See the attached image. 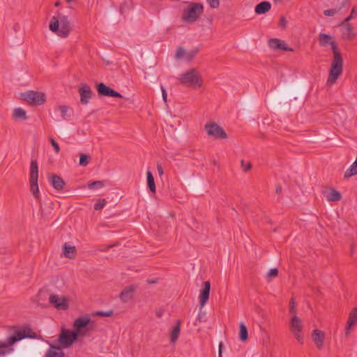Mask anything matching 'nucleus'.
I'll return each instance as SVG.
<instances>
[{
	"mask_svg": "<svg viewBox=\"0 0 357 357\" xmlns=\"http://www.w3.org/2000/svg\"><path fill=\"white\" fill-rule=\"evenodd\" d=\"M81 338L73 329H67L62 327L59 335L56 342L64 349L70 347L74 342Z\"/></svg>",
	"mask_w": 357,
	"mask_h": 357,
	"instance_id": "0eeeda50",
	"label": "nucleus"
},
{
	"mask_svg": "<svg viewBox=\"0 0 357 357\" xmlns=\"http://www.w3.org/2000/svg\"><path fill=\"white\" fill-rule=\"evenodd\" d=\"M198 48H195L193 50H192L191 51H190L189 52H185V59L188 61H190L195 56V55L198 53Z\"/></svg>",
	"mask_w": 357,
	"mask_h": 357,
	"instance_id": "c9c22d12",
	"label": "nucleus"
},
{
	"mask_svg": "<svg viewBox=\"0 0 357 357\" xmlns=\"http://www.w3.org/2000/svg\"><path fill=\"white\" fill-rule=\"evenodd\" d=\"M181 84L197 89L202 85V78L199 73L195 68H191L183 73L179 79Z\"/></svg>",
	"mask_w": 357,
	"mask_h": 357,
	"instance_id": "423d86ee",
	"label": "nucleus"
},
{
	"mask_svg": "<svg viewBox=\"0 0 357 357\" xmlns=\"http://www.w3.org/2000/svg\"><path fill=\"white\" fill-rule=\"evenodd\" d=\"M207 2L212 8H217L220 6L219 0H207Z\"/></svg>",
	"mask_w": 357,
	"mask_h": 357,
	"instance_id": "a18cd8bd",
	"label": "nucleus"
},
{
	"mask_svg": "<svg viewBox=\"0 0 357 357\" xmlns=\"http://www.w3.org/2000/svg\"><path fill=\"white\" fill-rule=\"evenodd\" d=\"M190 190L194 193H200L202 192V185L198 180H194L190 183Z\"/></svg>",
	"mask_w": 357,
	"mask_h": 357,
	"instance_id": "473e14b6",
	"label": "nucleus"
},
{
	"mask_svg": "<svg viewBox=\"0 0 357 357\" xmlns=\"http://www.w3.org/2000/svg\"><path fill=\"white\" fill-rule=\"evenodd\" d=\"M155 314H156V316H157L158 318H160V317H161L162 316V314H163V311H162V310H158V311H156Z\"/></svg>",
	"mask_w": 357,
	"mask_h": 357,
	"instance_id": "5fc2aeb1",
	"label": "nucleus"
},
{
	"mask_svg": "<svg viewBox=\"0 0 357 357\" xmlns=\"http://www.w3.org/2000/svg\"><path fill=\"white\" fill-rule=\"evenodd\" d=\"M63 347L61 346H56L51 344L47 351L46 352V357H64L65 354L62 351Z\"/></svg>",
	"mask_w": 357,
	"mask_h": 357,
	"instance_id": "5701e85b",
	"label": "nucleus"
},
{
	"mask_svg": "<svg viewBox=\"0 0 357 357\" xmlns=\"http://www.w3.org/2000/svg\"><path fill=\"white\" fill-rule=\"evenodd\" d=\"M292 97L293 93L290 89H283L271 97L270 104L276 110L284 109L288 107L287 101Z\"/></svg>",
	"mask_w": 357,
	"mask_h": 357,
	"instance_id": "39448f33",
	"label": "nucleus"
},
{
	"mask_svg": "<svg viewBox=\"0 0 357 357\" xmlns=\"http://www.w3.org/2000/svg\"><path fill=\"white\" fill-rule=\"evenodd\" d=\"M63 254L66 258L73 259L77 255L76 248L65 243L63 247Z\"/></svg>",
	"mask_w": 357,
	"mask_h": 357,
	"instance_id": "393cba45",
	"label": "nucleus"
},
{
	"mask_svg": "<svg viewBox=\"0 0 357 357\" xmlns=\"http://www.w3.org/2000/svg\"><path fill=\"white\" fill-rule=\"evenodd\" d=\"M36 333L29 327L22 330L15 331L13 335L10 336L6 342H0V356H3L13 349H8L13 346L15 343L25 338H36Z\"/></svg>",
	"mask_w": 357,
	"mask_h": 357,
	"instance_id": "f03ea898",
	"label": "nucleus"
},
{
	"mask_svg": "<svg viewBox=\"0 0 357 357\" xmlns=\"http://www.w3.org/2000/svg\"><path fill=\"white\" fill-rule=\"evenodd\" d=\"M239 339L242 342H245L248 339V329L243 322L239 324Z\"/></svg>",
	"mask_w": 357,
	"mask_h": 357,
	"instance_id": "7c9ffc66",
	"label": "nucleus"
},
{
	"mask_svg": "<svg viewBox=\"0 0 357 357\" xmlns=\"http://www.w3.org/2000/svg\"><path fill=\"white\" fill-rule=\"evenodd\" d=\"M138 289V285L130 284L125 287L119 294V298L123 303H127L134 298V293Z\"/></svg>",
	"mask_w": 357,
	"mask_h": 357,
	"instance_id": "dca6fc26",
	"label": "nucleus"
},
{
	"mask_svg": "<svg viewBox=\"0 0 357 357\" xmlns=\"http://www.w3.org/2000/svg\"><path fill=\"white\" fill-rule=\"evenodd\" d=\"M60 4H61V2L59 1H57L55 2L54 6H59Z\"/></svg>",
	"mask_w": 357,
	"mask_h": 357,
	"instance_id": "13d9d810",
	"label": "nucleus"
},
{
	"mask_svg": "<svg viewBox=\"0 0 357 357\" xmlns=\"http://www.w3.org/2000/svg\"><path fill=\"white\" fill-rule=\"evenodd\" d=\"M204 129L209 137L215 139H227V135L224 129L215 122H208L204 126Z\"/></svg>",
	"mask_w": 357,
	"mask_h": 357,
	"instance_id": "9d476101",
	"label": "nucleus"
},
{
	"mask_svg": "<svg viewBox=\"0 0 357 357\" xmlns=\"http://www.w3.org/2000/svg\"><path fill=\"white\" fill-rule=\"evenodd\" d=\"M340 26H341L342 37L344 40H351L355 37L354 28L349 22L343 21Z\"/></svg>",
	"mask_w": 357,
	"mask_h": 357,
	"instance_id": "f3484780",
	"label": "nucleus"
},
{
	"mask_svg": "<svg viewBox=\"0 0 357 357\" xmlns=\"http://www.w3.org/2000/svg\"><path fill=\"white\" fill-rule=\"evenodd\" d=\"M326 199L328 202H337L342 199V195L339 191L335 188H331V192L326 196Z\"/></svg>",
	"mask_w": 357,
	"mask_h": 357,
	"instance_id": "c756f323",
	"label": "nucleus"
},
{
	"mask_svg": "<svg viewBox=\"0 0 357 357\" xmlns=\"http://www.w3.org/2000/svg\"><path fill=\"white\" fill-rule=\"evenodd\" d=\"M66 2H68V3H70V2H71L73 0H66Z\"/></svg>",
	"mask_w": 357,
	"mask_h": 357,
	"instance_id": "052dcab7",
	"label": "nucleus"
},
{
	"mask_svg": "<svg viewBox=\"0 0 357 357\" xmlns=\"http://www.w3.org/2000/svg\"><path fill=\"white\" fill-rule=\"evenodd\" d=\"M146 282L148 284H155L158 282V280L157 279L147 280Z\"/></svg>",
	"mask_w": 357,
	"mask_h": 357,
	"instance_id": "864d4df0",
	"label": "nucleus"
},
{
	"mask_svg": "<svg viewBox=\"0 0 357 357\" xmlns=\"http://www.w3.org/2000/svg\"><path fill=\"white\" fill-rule=\"evenodd\" d=\"M50 141L55 152L56 153H59L60 151V147L59 144L52 137H50Z\"/></svg>",
	"mask_w": 357,
	"mask_h": 357,
	"instance_id": "79ce46f5",
	"label": "nucleus"
},
{
	"mask_svg": "<svg viewBox=\"0 0 357 357\" xmlns=\"http://www.w3.org/2000/svg\"><path fill=\"white\" fill-rule=\"evenodd\" d=\"M296 308L294 298H291L289 301V313L293 316L296 315Z\"/></svg>",
	"mask_w": 357,
	"mask_h": 357,
	"instance_id": "58836bf2",
	"label": "nucleus"
},
{
	"mask_svg": "<svg viewBox=\"0 0 357 357\" xmlns=\"http://www.w3.org/2000/svg\"><path fill=\"white\" fill-rule=\"evenodd\" d=\"M210 290H211V283L209 281H206L203 284V287L200 291L199 294V304H200V308L202 309L204 305L206 303L209 298V294H210Z\"/></svg>",
	"mask_w": 357,
	"mask_h": 357,
	"instance_id": "a211bd4d",
	"label": "nucleus"
},
{
	"mask_svg": "<svg viewBox=\"0 0 357 357\" xmlns=\"http://www.w3.org/2000/svg\"><path fill=\"white\" fill-rule=\"evenodd\" d=\"M49 302L51 305L58 310H66L69 308V299L66 296L51 294L49 297Z\"/></svg>",
	"mask_w": 357,
	"mask_h": 357,
	"instance_id": "ddd939ff",
	"label": "nucleus"
},
{
	"mask_svg": "<svg viewBox=\"0 0 357 357\" xmlns=\"http://www.w3.org/2000/svg\"><path fill=\"white\" fill-rule=\"evenodd\" d=\"M113 313H114L113 310H109L106 312L97 311L93 314V315L98 316V317H111L113 314Z\"/></svg>",
	"mask_w": 357,
	"mask_h": 357,
	"instance_id": "4c0bfd02",
	"label": "nucleus"
},
{
	"mask_svg": "<svg viewBox=\"0 0 357 357\" xmlns=\"http://www.w3.org/2000/svg\"><path fill=\"white\" fill-rule=\"evenodd\" d=\"M146 179H147V185H148L149 190L153 193H155V184L154 178H153V176L151 172H150V171L147 172Z\"/></svg>",
	"mask_w": 357,
	"mask_h": 357,
	"instance_id": "2f4dec72",
	"label": "nucleus"
},
{
	"mask_svg": "<svg viewBox=\"0 0 357 357\" xmlns=\"http://www.w3.org/2000/svg\"><path fill=\"white\" fill-rule=\"evenodd\" d=\"M96 88L99 96L118 98H123V96L120 93L107 86L103 82L97 84Z\"/></svg>",
	"mask_w": 357,
	"mask_h": 357,
	"instance_id": "4468645a",
	"label": "nucleus"
},
{
	"mask_svg": "<svg viewBox=\"0 0 357 357\" xmlns=\"http://www.w3.org/2000/svg\"><path fill=\"white\" fill-rule=\"evenodd\" d=\"M61 116L64 120H69L73 115V109H69V108L66 105H61L58 107Z\"/></svg>",
	"mask_w": 357,
	"mask_h": 357,
	"instance_id": "c85d7f7f",
	"label": "nucleus"
},
{
	"mask_svg": "<svg viewBox=\"0 0 357 357\" xmlns=\"http://www.w3.org/2000/svg\"><path fill=\"white\" fill-rule=\"evenodd\" d=\"M106 203L107 202L105 199H98L96 204H94V209L96 211L102 209L105 206Z\"/></svg>",
	"mask_w": 357,
	"mask_h": 357,
	"instance_id": "e433bc0d",
	"label": "nucleus"
},
{
	"mask_svg": "<svg viewBox=\"0 0 357 357\" xmlns=\"http://www.w3.org/2000/svg\"><path fill=\"white\" fill-rule=\"evenodd\" d=\"M205 316V312H199L198 316H197V321H199V322H202V319L204 318V317Z\"/></svg>",
	"mask_w": 357,
	"mask_h": 357,
	"instance_id": "09e8293b",
	"label": "nucleus"
},
{
	"mask_svg": "<svg viewBox=\"0 0 357 357\" xmlns=\"http://www.w3.org/2000/svg\"><path fill=\"white\" fill-rule=\"evenodd\" d=\"M319 43L322 47H327L328 45L331 46L333 59L331 65L327 83L333 84L342 73L343 59L342 54L338 50L336 42L331 36L320 33L319 35Z\"/></svg>",
	"mask_w": 357,
	"mask_h": 357,
	"instance_id": "f257e3e1",
	"label": "nucleus"
},
{
	"mask_svg": "<svg viewBox=\"0 0 357 357\" xmlns=\"http://www.w3.org/2000/svg\"><path fill=\"white\" fill-rule=\"evenodd\" d=\"M91 321V317L88 314L79 317L74 321L73 329L81 338H83L88 335L89 333L93 330L89 326Z\"/></svg>",
	"mask_w": 357,
	"mask_h": 357,
	"instance_id": "6e6552de",
	"label": "nucleus"
},
{
	"mask_svg": "<svg viewBox=\"0 0 357 357\" xmlns=\"http://www.w3.org/2000/svg\"><path fill=\"white\" fill-rule=\"evenodd\" d=\"M357 16V12L356 8H353L349 16L344 20V22H349L353 18H355Z\"/></svg>",
	"mask_w": 357,
	"mask_h": 357,
	"instance_id": "a19ab883",
	"label": "nucleus"
},
{
	"mask_svg": "<svg viewBox=\"0 0 357 357\" xmlns=\"http://www.w3.org/2000/svg\"><path fill=\"white\" fill-rule=\"evenodd\" d=\"M268 45L273 50H282L284 51H290L292 52L293 49L288 47V45L280 39L278 38H271L268 40Z\"/></svg>",
	"mask_w": 357,
	"mask_h": 357,
	"instance_id": "aec40b11",
	"label": "nucleus"
},
{
	"mask_svg": "<svg viewBox=\"0 0 357 357\" xmlns=\"http://www.w3.org/2000/svg\"><path fill=\"white\" fill-rule=\"evenodd\" d=\"M275 3H278L281 1V0H273Z\"/></svg>",
	"mask_w": 357,
	"mask_h": 357,
	"instance_id": "bf43d9fd",
	"label": "nucleus"
},
{
	"mask_svg": "<svg viewBox=\"0 0 357 357\" xmlns=\"http://www.w3.org/2000/svg\"><path fill=\"white\" fill-rule=\"evenodd\" d=\"M43 294V290L42 289H40L39 291H38V295L36 296V298H34L33 301L34 302H38L39 301V296Z\"/></svg>",
	"mask_w": 357,
	"mask_h": 357,
	"instance_id": "603ef678",
	"label": "nucleus"
},
{
	"mask_svg": "<svg viewBox=\"0 0 357 357\" xmlns=\"http://www.w3.org/2000/svg\"><path fill=\"white\" fill-rule=\"evenodd\" d=\"M50 29L56 33L61 38H66L72 30V24L68 17L61 13H58L56 16H53L51 19Z\"/></svg>",
	"mask_w": 357,
	"mask_h": 357,
	"instance_id": "7ed1b4c3",
	"label": "nucleus"
},
{
	"mask_svg": "<svg viewBox=\"0 0 357 357\" xmlns=\"http://www.w3.org/2000/svg\"><path fill=\"white\" fill-rule=\"evenodd\" d=\"M282 188L280 185H278L276 186L275 192L277 194H280L282 192Z\"/></svg>",
	"mask_w": 357,
	"mask_h": 357,
	"instance_id": "3c124183",
	"label": "nucleus"
},
{
	"mask_svg": "<svg viewBox=\"0 0 357 357\" xmlns=\"http://www.w3.org/2000/svg\"><path fill=\"white\" fill-rule=\"evenodd\" d=\"M357 324V307H354L351 312L349 313V318L346 324L345 328V335L348 336L351 330Z\"/></svg>",
	"mask_w": 357,
	"mask_h": 357,
	"instance_id": "6ab92c4d",
	"label": "nucleus"
},
{
	"mask_svg": "<svg viewBox=\"0 0 357 357\" xmlns=\"http://www.w3.org/2000/svg\"><path fill=\"white\" fill-rule=\"evenodd\" d=\"M349 0H344L340 4V6H337L334 8L325 10L324 11V14L325 16L327 17H333L337 13H338L343 8H344L347 4L348 3Z\"/></svg>",
	"mask_w": 357,
	"mask_h": 357,
	"instance_id": "a878e982",
	"label": "nucleus"
},
{
	"mask_svg": "<svg viewBox=\"0 0 357 357\" xmlns=\"http://www.w3.org/2000/svg\"><path fill=\"white\" fill-rule=\"evenodd\" d=\"M157 169H158V173L160 174V176H162L163 174V169L162 167V166L160 165H157Z\"/></svg>",
	"mask_w": 357,
	"mask_h": 357,
	"instance_id": "8fccbe9b",
	"label": "nucleus"
},
{
	"mask_svg": "<svg viewBox=\"0 0 357 357\" xmlns=\"http://www.w3.org/2000/svg\"><path fill=\"white\" fill-rule=\"evenodd\" d=\"M203 12L204 7L201 3H190L183 10L182 19L186 22L192 23L195 22Z\"/></svg>",
	"mask_w": 357,
	"mask_h": 357,
	"instance_id": "1a4fd4ad",
	"label": "nucleus"
},
{
	"mask_svg": "<svg viewBox=\"0 0 357 357\" xmlns=\"http://www.w3.org/2000/svg\"><path fill=\"white\" fill-rule=\"evenodd\" d=\"M302 329L301 319L296 315L292 316L290 321V330L298 342L301 344H303V337L301 335Z\"/></svg>",
	"mask_w": 357,
	"mask_h": 357,
	"instance_id": "f8f14e48",
	"label": "nucleus"
},
{
	"mask_svg": "<svg viewBox=\"0 0 357 357\" xmlns=\"http://www.w3.org/2000/svg\"><path fill=\"white\" fill-rule=\"evenodd\" d=\"M241 167L243 168L244 172H248L252 167V164L250 162H248L245 164V162L242 160L241 162Z\"/></svg>",
	"mask_w": 357,
	"mask_h": 357,
	"instance_id": "c03bdc74",
	"label": "nucleus"
},
{
	"mask_svg": "<svg viewBox=\"0 0 357 357\" xmlns=\"http://www.w3.org/2000/svg\"><path fill=\"white\" fill-rule=\"evenodd\" d=\"M49 181L51 183V185L53 186V188L56 190H63L65 182L63 180V178L56 175V174H50L49 175Z\"/></svg>",
	"mask_w": 357,
	"mask_h": 357,
	"instance_id": "4be33fe9",
	"label": "nucleus"
},
{
	"mask_svg": "<svg viewBox=\"0 0 357 357\" xmlns=\"http://www.w3.org/2000/svg\"><path fill=\"white\" fill-rule=\"evenodd\" d=\"M181 321L177 320L176 326L173 328L170 334V340L172 342H175L178 337L181 331Z\"/></svg>",
	"mask_w": 357,
	"mask_h": 357,
	"instance_id": "bb28decb",
	"label": "nucleus"
},
{
	"mask_svg": "<svg viewBox=\"0 0 357 357\" xmlns=\"http://www.w3.org/2000/svg\"><path fill=\"white\" fill-rule=\"evenodd\" d=\"M223 347V344L222 342L220 343L219 345V356L222 357V348Z\"/></svg>",
	"mask_w": 357,
	"mask_h": 357,
	"instance_id": "6e6d98bb",
	"label": "nucleus"
},
{
	"mask_svg": "<svg viewBox=\"0 0 357 357\" xmlns=\"http://www.w3.org/2000/svg\"><path fill=\"white\" fill-rule=\"evenodd\" d=\"M80 96V102L82 105H86L92 97L93 91L87 84L82 83L78 89Z\"/></svg>",
	"mask_w": 357,
	"mask_h": 357,
	"instance_id": "2eb2a0df",
	"label": "nucleus"
},
{
	"mask_svg": "<svg viewBox=\"0 0 357 357\" xmlns=\"http://www.w3.org/2000/svg\"><path fill=\"white\" fill-rule=\"evenodd\" d=\"M90 160V155L84 153H81L79 156V165L82 167H86L89 163Z\"/></svg>",
	"mask_w": 357,
	"mask_h": 357,
	"instance_id": "72a5a7b5",
	"label": "nucleus"
},
{
	"mask_svg": "<svg viewBox=\"0 0 357 357\" xmlns=\"http://www.w3.org/2000/svg\"><path fill=\"white\" fill-rule=\"evenodd\" d=\"M23 100L33 105H40L45 102V95L34 91H29L21 94Z\"/></svg>",
	"mask_w": 357,
	"mask_h": 357,
	"instance_id": "9b49d317",
	"label": "nucleus"
},
{
	"mask_svg": "<svg viewBox=\"0 0 357 357\" xmlns=\"http://www.w3.org/2000/svg\"><path fill=\"white\" fill-rule=\"evenodd\" d=\"M114 245H108L105 250H101V251H107L109 249H110L111 248H112Z\"/></svg>",
	"mask_w": 357,
	"mask_h": 357,
	"instance_id": "4d7b16f0",
	"label": "nucleus"
},
{
	"mask_svg": "<svg viewBox=\"0 0 357 357\" xmlns=\"http://www.w3.org/2000/svg\"><path fill=\"white\" fill-rule=\"evenodd\" d=\"M271 8V4L268 1H261L255 8V12L258 15L264 14L268 12Z\"/></svg>",
	"mask_w": 357,
	"mask_h": 357,
	"instance_id": "b1692460",
	"label": "nucleus"
},
{
	"mask_svg": "<svg viewBox=\"0 0 357 357\" xmlns=\"http://www.w3.org/2000/svg\"><path fill=\"white\" fill-rule=\"evenodd\" d=\"M38 167L36 160H32L30 165L29 184L30 191L34 198L39 202L40 208L42 210L41 197L38 184Z\"/></svg>",
	"mask_w": 357,
	"mask_h": 357,
	"instance_id": "20e7f679",
	"label": "nucleus"
},
{
	"mask_svg": "<svg viewBox=\"0 0 357 357\" xmlns=\"http://www.w3.org/2000/svg\"><path fill=\"white\" fill-rule=\"evenodd\" d=\"M286 24H287V20L284 16H282L280 19L279 26L281 28L284 29L286 27Z\"/></svg>",
	"mask_w": 357,
	"mask_h": 357,
	"instance_id": "49530a36",
	"label": "nucleus"
},
{
	"mask_svg": "<svg viewBox=\"0 0 357 357\" xmlns=\"http://www.w3.org/2000/svg\"><path fill=\"white\" fill-rule=\"evenodd\" d=\"M278 269L277 268H271L268 271L267 273V278H275L278 275Z\"/></svg>",
	"mask_w": 357,
	"mask_h": 357,
	"instance_id": "ea45409f",
	"label": "nucleus"
},
{
	"mask_svg": "<svg viewBox=\"0 0 357 357\" xmlns=\"http://www.w3.org/2000/svg\"><path fill=\"white\" fill-rule=\"evenodd\" d=\"M13 118L15 120H26L28 119L26 112L20 107L13 110Z\"/></svg>",
	"mask_w": 357,
	"mask_h": 357,
	"instance_id": "cd10ccee",
	"label": "nucleus"
},
{
	"mask_svg": "<svg viewBox=\"0 0 357 357\" xmlns=\"http://www.w3.org/2000/svg\"><path fill=\"white\" fill-rule=\"evenodd\" d=\"M185 50L183 48V47H178L177 50H176V58L177 59H180L181 58L182 56H185Z\"/></svg>",
	"mask_w": 357,
	"mask_h": 357,
	"instance_id": "37998d69",
	"label": "nucleus"
},
{
	"mask_svg": "<svg viewBox=\"0 0 357 357\" xmlns=\"http://www.w3.org/2000/svg\"><path fill=\"white\" fill-rule=\"evenodd\" d=\"M163 100L167 102V94L165 89L161 86Z\"/></svg>",
	"mask_w": 357,
	"mask_h": 357,
	"instance_id": "de8ad7c7",
	"label": "nucleus"
},
{
	"mask_svg": "<svg viewBox=\"0 0 357 357\" xmlns=\"http://www.w3.org/2000/svg\"><path fill=\"white\" fill-rule=\"evenodd\" d=\"M312 338L317 349H321L324 347L325 340L324 333L319 329L313 330L312 333Z\"/></svg>",
	"mask_w": 357,
	"mask_h": 357,
	"instance_id": "412c9836",
	"label": "nucleus"
},
{
	"mask_svg": "<svg viewBox=\"0 0 357 357\" xmlns=\"http://www.w3.org/2000/svg\"><path fill=\"white\" fill-rule=\"evenodd\" d=\"M88 188L90 190H95L101 188L104 186L103 181H96L88 183Z\"/></svg>",
	"mask_w": 357,
	"mask_h": 357,
	"instance_id": "f704fd0d",
	"label": "nucleus"
}]
</instances>
